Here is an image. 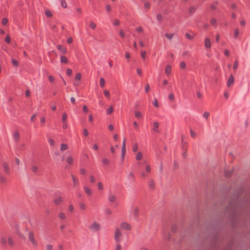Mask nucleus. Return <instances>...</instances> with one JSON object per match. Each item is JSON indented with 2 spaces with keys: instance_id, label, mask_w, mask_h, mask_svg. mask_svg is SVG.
<instances>
[{
  "instance_id": "obj_63",
  "label": "nucleus",
  "mask_w": 250,
  "mask_h": 250,
  "mask_svg": "<svg viewBox=\"0 0 250 250\" xmlns=\"http://www.w3.org/2000/svg\"><path fill=\"white\" fill-rule=\"evenodd\" d=\"M72 74V70L70 68H68L66 70V74L68 76H70Z\"/></svg>"
},
{
  "instance_id": "obj_36",
  "label": "nucleus",
  "mask_w": 250,
  "mask_h": 250,
  "mask_svg": "<svg viewBox=\"0 0 250 250\" xmlns=\"http://www.w3.org/2000/svg\"><path fill=\"white\" fill-rule=\"evenodd\" d=\"M132 151L133 152H136L137 151V149H138V145L137 143H135L134 144L133 146H132Z\"/></svg>"
},
{
  "instance_id": "obj_54",
  "label": "nucleus",
  "mask_w": 250,
  "mask_h": 250,
  "mask_svg": "<svg viewBox=\"0 0 250 250\" xmlns=\"http://www.w3.org/2000/svg\"><path fill=\"white\" fill-rule=\"evenodd\" d=\"M98 187L99 189L102 190L103 189V185L101 182L98 183Z\"/></svg>"
},
{
  "instance_id": "obj_2",
  "label": "nucleus",
  "mask_w": 250,
  "mask_h": 250,
  "mask_svg": "<svg viewBox=\"0 0 250 250\" xmlns=\"http://www.w3.org/2000/svg\"><path fill=\"white\" fill-rule=\"evenodd\" d=\"M100 225L95 222L92 225L90 226L89 228L94 231H98L100 229Z\"/></svg>"
},
{
  "instance_id": "obj_31",
  "label": "nucleus",
  "mask_w": 250,
  "mask_h": 250,
  "mask_svg": "<svg viewBox=\"0 0 250 250\" xmlns=\"http://www.w3.org/2000/svg\"><path fill=\"white\" fill-rule=\"evenodd\" d=\"M61 6L64 8L67 7V3L65 0H61Z\"/></svg>"
},
{
  "instance_id": "obj_5",
  "label": "nucleus",
  "mask_w": 250,
  "mask_h": 250,
  "mask_svg": "<svg viewBox=\"0 0 250 250\" xmlns=\"http://www.w3.org/2000/svg\"><path fill=\"white\" fill-rule=\"evenodd\" d=\"M121 227L122 229H126L127 230H129L131 229V225L125 222H123L121 224Z\"/></svg>"
},
{
  "instance_id": "obj_52",
  "label": "nucleus",
  "mask_w": 250,
  "mask_h": 250,
  "mask_svg": "<svg viewBox=\"0 0 250 250\" xmlns=\"http://www.w3.org/2000/svg\"><path fill=\"white\" fill-rule=\"evenodd\" d=\"M114 25H118L120 24V21L119 20L116 19L114 20V21L113 22Z\"/></svg>"
},
{
  "instance_id": "obj_47",
  "label": "nucleus",
  "mask_w": 250,
  "mask_h": 250,
  "mask_svg": "<svg viewBox=\"0 0 250 250\" xmlns=\"http://www.w3.org/2000/svg\"><path fill=\"white\" fill-rule=\"evenodd\" d=\"M177 227H176V226L175 225H172L171 227V231L173 232H175L177 231Z\"/></svg>"
},
{
  "instance_id": "obj_45",
  "label": "nucleus",
  "mask_w": 250,
  "mask_h": 250,
  "mask_svg": "<svg viewBox=\"0 0 250 250\" xmlns=\"http://www.w3.org/2000/svg\"><path fill=\"white\" fill-rule=\"evenodd\" d=\"M195 8L194 6H191L189 9V12L190 13H193L195 12Z\"/></svg>"
},
{
  "instance_id": "obj_62",
  "label": "nucleus",
  "mask_w": 250,
  "mask_h": 250,
  "mask_svg": "<svg viewBox=\"0 0 250 250\" xmlns=\"http://www.w3.org/2000/svg\"><path fill=\"white\" fill-rule=\"evenodd\" d=\"M190 135L192 138H194L196 136V133L195 132L193 131L192 129H191L190 131Z\"/></svg>"
},
{
  "instance_id": "obj_32",
  "label": "nucleus",
  "mask_w": 250,
  "mask_h": 250,
  "mask_svg": "<svg viewBox=\"0 0 250 250\" xmlns=\"http://www.w3.org/2000/svg\"><path fill=\"white\" fill-rule=\"evenodd\" d=\"M105 82L103 78H101L100 80V85L101 87H103L104 85Z\"/></svg>"
},
{
  "instance_id": "obj_48",
  "label": "nucleus",
  "mask_w": 250,
  "mask_h": 250,
  "mask_svg": "<svg viewBox=\"0 0 250 250\" xmlns=\"http://www.w3.org/2000/svg\"><path fill=\"white\" fill-rule=\"evenodd\" d=\"M119 34L121 38H124L125 37V34L122 30L119 31Z\"/></svg>"
},
{
  "instance_id": "obj_37",
  "label": "nucleus",
  "mask_w": 250,
  "mask_h": 250,
  "mask_svg": "<svg viewBox=\"0 0 250 250\" xmlns=\"http://www.w3.org/2000/svg\"><path fill=\"white\" fill-rule=\"evenodd\" d=\"M67 119V115L65 113H63L62 115V122H66Z\"/></svg>"
},
{
  "instance_id": "obj_57",
  "label": "nucleus",
  "mask_w": 250,
  "mask_h": 250,
  "mask_svg": "<svg viewBox=\"0 0 250 250\" xmlns=\"http://www.w3.org/2000/svg\"><path fill=\"white\" fill-rule=\"evenodd\" d=\"M209 116V113L208 112H205L203 114V116L206 118V119H208Z\"/></svg>"
},
{
  "instance_id": "obj_50",
  "label": "nucleus",
  "mask_w": 250,
  "mask_h": 250,
  "mask_svg": "<svg viewBox=\"0 0 250 250\" xmlns=\"http://www.w3.org/2000/svg\"><path fill=\"white\" fill-rule=\"evenodd\" d=\"M81 78V75L80 73H78L76 74L75 79L76 80H80Z\"/></svg>"
},
{
  "instance_id": "obj_55",
  "label": "nucleus",
  "mask_w": 250,
  "mask_h": 250,
  "mask_svg": "<svg viewBox=\"0 0 250 250\" xmlns=\"http://www.w3.org/2000/svg\"><path fill=\"white\" fill-rule=\"evenodd\" d=\"M144 7L146 9H149L150 7V4L148 2H146L144 4Z\"/></svg>"
},
{
  "instance_id": "obj_15",
  "label": "nucleus",
  "mask_w": 250,
  "mask_h": 250,
  "mask_svg": "<svg viewBox=\"0 0 250 250\" xmlns=\"http://www.w3.org/2000/svg\"><path fill=\"white\" fill-rule=\"evenodd\" d=\"M72 178L74 183V186H77L79 184L78 179L73 174L71 175Z\"/></svg>"
},
{
  "instance_id": "obj_33",
  "label": "nucleus",
  "mask_w": 250,
  "mask_h": 250,
  "mask_svg": "<svg viewBox=\"0 0 250 250\" xmlns=\"http://www.w3.org/2000/svg\"><path fill=\"white\" fill-rule=\"evenodd\" d=\"M67 59L65 56H61V62H67Z\"/></svg>"
},
{
  "instance_id": "obj_41",
  "label": "nucleus",
  "mask_w": 250,
  "mask_h": 250,
  "mask_svg": "<svg viewBox=\"0 0 250 250\" xmlns=\"http://www.w3.org/2000/svg\"><path fill=\"white\" fill-rule=\"evenodd\" d=\"M8 22V20L7 18H3L2 19V21H1V23L3 25H5L7 24Z\"/></svg>"
},
{
  "instance_id": "obj_14",
  "label": "nucleus",
  "mask_w": 250,
  "mask_h": 250,
  "mask_svg": "<svg viewBox=\"0 0 250 250\" xmlns=\"http://www.w3.org/2000/svg\"><path fill=\"white\" fill-rule=\"evenodd\" d=\"M13 136L16 140H19L20 137V134L18 130H16L13 134Z\"/></svg>"
},
{
  "instance_id": "obj_35",
  "label": "nucleus",
  "mask_w": 250,
  "mask_h": 250,
  "mask_svg": "<svg viewBox=\"0 0 250 250\" xmlns=\"http://www.w3.org/2000/svg\"><path fill=\"white\" fill-rule=\"evenodd\" d=\"M45 14L47 17H51L52 16V14L51 12L49 10H46L45 11Z\"/></svg>"
},
{
  "instance_id": "obj_1",
  "label": "nucleus",
  "mask_w": 250,
  "mask_h": 250,
  "mask_svg": "<svg viewBox=\"0 0 250 250\" xmlns=\"http://www.w3.org/2000/svg\"><path fill=\"white\" fill-rule=\"evenodd\" d=\"M28 239L29 241L31 242V243L33 244L34 246H37L38 243L36 241L35 236H34V233L32 230H30L29 232L28 233Z\"/></svg>"
},
{
  "instance_id": "obj_59",
  "label": "nucleus",
  "mask_w": 250,
  "mask_h": 250,
  "mask_svg": "<svg viewBox=\"0 0 250 250\" xmlns=\"http://www.w3.org/2000/svg\"><path fill=\"white\" fill-rule=\"evenodd\" d=\"M83 110L84 112H85V113L87 112H88V108H87V106L85 105H83Z\"/></svg>"
},
{
  "instance_id": "obj_44",
  "label": "nucleus",
  "mask_w": 250,
  "mask_h": 250,
  "mask_svg": "<svg viewBox=\"0 0 250 250\" xmlns=\"http://www.w3.org/2000/svg\"><path fill=\"white\" fill-rule=\"evenodd\" d=\"M232 206H233V208H236V206L235 205V203L233 204V201H231V202H230L228 205V208H231L232 207Z\"/></svg>"
},
{
  "instance_id": "obj_17",
  "label": "nucleus",
  "mask_w": 250,
  "mask_h": 250,
  "mask_svg": "<svg viewBox=\"0 0 250 250\" xmlns=\"http://www.w3.org/2000/svg\"><path fill=\"white\" fill-rule=\"evenodd\" d=\"M16 233L17 235L19 236L20 238H21L22 240H25L26 237L18 229L16 230Z\"/></svg>"
},
{
  "instance_id": "obj_9",
  "label": "nucleus",
  "mask_w": 250,
  "mask_h": 250,
  "mask_svg": "<svg viewBox=\"0 0 250 250\" xmlns=\"http://www.w3.org/2000/svg\"><path fill=\"white\" fill-rule=\"evenodd\" d=\"M205 46L207 48H210L211 47L210 41L208 38H206L205 39Z\"/></svg>"
},
{
  "instance_id": "obj_38",
  "label": "nucleus",
  "mask_w": 250,
  "mask_h": 250,
  "mask_svg": "<svg viewBox=\"0 0 250 250\" xmlns=\"http://www.w3.org/2000/svg\"><path fill=\"white\" fill-rule=\"evenodd\" d=\"M135 116L137 118H141L142 117V114L140 111H136L135 112Z\"/></svg>"
},
{
  "instance_id": "obj_29",
  "label": "nucleus",
  "mask_w": 250,
  "mask_h": 250,
  "mask_svg": "<svg viewBox=\"0 0 250 250\" xmlns=\"http://www.w3.org/2000/svg\"><path fill=\"white\" fill-rule=\"evenodd\" d=\"M239 34V31L238 29L236 28L234 31V38L235 39H237Z\"/></svg>"
},
{
  "instance_id": "obj_42",
  "label": "nucleus",
  "mask_w": 250,
  "mask_h": 250,
  "mask_svg": "<svg viewBox=\"0 0 250 250\" xmlns=\"http://www.w3.org/2000/svg\"><path fill=\"white\" fill-rule=\"evenodd\" d=\"M31 169L33 172H36L38 170V167L36 166H32Z\"/></svg>"
},
{
  "instance_id": "obj_7",
  "label": "nucleus",
  "mask_w": 250,
  "mask_h": 250,
  "mask_svg": "<svg viewBox=\"0 0 250 250\" xmlns=\"http://www.w3.org/2000/svg\"><path fill=\"white\" fill-rule=\"evenodd\" d=\"M234 77L232 74H230L229 76V79L227 82V86L229 87L231 85H232L234 83Z\"/></svg>"
},
{
  "instance_id": "obj_34",
  "label": "nucleus",
  "mask_w": 250,
  "mask_h": 250,
  "mask_svg": "<svg viewBox=\"0 0 250 250\" xmlns=\"http://www.w3.org/2000/svg\"><path fill=\"white\" fill-rule=\"evenodd\" d=\"M89 26L92 29H94L96 27V24L92 21L90 22Z\"/></svg>"
},
{
  "instance_id": "obj_27",
  "label": "nucleus",
  "mask_w": 250,
  "mask_h": 250,
  "mask_svg": "<svg viewBox=\"0 0 250 250\" xmlns=\"http://www.w3.org/2000/svg\"><path fill=\"white\" fill-rule=\"evenodd\" d=\"M216 22V19L215 18H212L210 20V23L211 24V25L215 27L217 26Z\"/></svg>"
},
{
  "instance_id": "obj_46",
  "label": "nucleus",
  "mask_w": 250,
  "mask_h": 250,
  "mask_svg": "<svg viewBox=\"0 0 250 250\" xmlns=\"http://www.w3.org/2000/svg\"><path fill=\"white\" fill-rule=\"evenodd\" d=\"M153 104L154 106H155L156 107H159L158 103V101H157V99H156V98L154 99V101L153 102Z\"/></svg>"
},
{
  "instance_id": "obj_3",
  "label": "nucleus",
  "mask_w": 250,
  "mask_h": 250,
  "mask_svg": "<svg viewBox=\"0 0 250 250\" xmlns=\"http://www.w3.org/2000/svg\"><path fill=\"white\" fill-rule=\"evenodd\" d=\"M125 151H126L125 139L124 138V140H123V141L122 147V155H121V157H122V161H123L124 159L125 154Z\"/></svg>"
},
{
  "instance_id": "obj_39",
  "label": "nucleus",
  "mask_w": 250,
  "mask_h": 250,
  "mask_svg": "<svg viewBox=\"0 0 250 250\" xmlns=\"http://www.w3.org/2000/svg\"><path fill=\"white\" fill-rule=\"evenodd\" d=\"M104 94L106 97L109 98L110 93H109V92L107 90H106V89L104 90Z\"/></svg>"
},
{
  "instance_id": "obj_53",
  "label": "nucleus",
  "mask_w": 250,
  "mask_h": 250,
  "mask_svg": "<svg viewBox=\"0 0 250 250\" xmlns=\"http://www.w3.org/2000/svg\"><path fill=\"white\" fill-rule=\"evenodd\" d=\"M53 249V247L51 245L47 244L46 246V250H52Z\"/></svg>"
},
{
  "instance_id": "obj_28",
  "label": "nucleus",
  "mask_w": 250,
  "mask_h": 250,
  "mask_svg": "<svg viewBox=\"0 0 250 250\" xmlns=\"http://www.w3.org/2000/svg\"><path fill=\"white\" fill-rule=\"evenodd\" d=\"M174 33H172V34L166 33L165 35L166 37L169 40H171L172 38V37L174 36Z\"/></svg>"
},
{
  "instance_id": "obj_13",
  "label": "nucleus",
  "mask_w": 250,
  "mask_h": 250,
  "mask_svg": "<svg viewBox=\"0 0 250 250\" xmlns=\"http://www.w3.org/2000/svg\"><path fill=\"white\" fill-rule=\"evenodd\" d=\"M185 36L189 40H193L194 37V34L192 32L191 33V34L189 33H186Z\"/></svg>"
},
{
  "instance_id": "obj_56",
  "label": "nucleus",
  "mask_w": 250,
  "mask_h": 250,
  "mask_svg": "<svg viewBox=\"0 0 250 250\" xmlns=\"http://www.w3.org/2000/svg\"><path fill=\"white\" fill-rule=\"evenodd\" d=\"M25 95L26 97H28L30 95V91L29 89H26L25 92Z\"/></svg>"
},
{
  "instance_id": "obj_23",
  "label": "nucleus",
  "mask_w": 250,
  "mask_h": 250,
  "mask_svg": "<svg viewBox=\"0 0 250 250\" xmlns=\"http://www.w3.org/2000/svg\"><path fill=\"white\" fill-rule=\"evenodd\" d=\"M68 148V146L66 144H62L61 145L60 150L61 151H64Z\"/></svg>"
},
{
  "instance_id": "obj_49",
  "label": "nucleus",
  "mask_w": 250,
  "mask_h": 250,
  "mask_svg": "<svg viewBox=\"0 0 250 250\" xmlns=\"http://www.w3.org/2000/svg\"><path fill=\"white\" fill-rule=\"evenodd\" d=\"M168 98L170 101H173L174 99V95L172 93H170L168 95Z\"/></svg>"
},
{
  "instance_id": "obj_40",
  "label": "nucleus",
  "mask_w": 250,
  "mask_h": 250,
  "mask_svg": "<svg viewBox=\"0 0 250 250\" xmlns=\"http://www.w3.org/2000/svg\"><path fill=\"white\" fill-rule=\"evenodd\" d=\"M79 206H80V208L83 209V210H85V208H86V207H85V205H84V203H82V202H81L79 203Z\"/></svg>"
},
{
  "instance_id": "obj_20",
  "label": "nucleus",
  "mask_w": 250,
  "mask_h": 250,
  "mask_svg": "<svg viewBox=\"0 0 250 250\" xmlns=\"http://www.w3.org/2000/svg\"><path fill=\"white\" fill-rule=\"evenodd\" d=\"M159 127V123L157 122H155L153 123V130L155 132H159V130H158V128Z\"/></svg>"
},
{
  "instance_id": "obj_64",
  "label": "nucleus",
  "mask_w": 250,
  "mask_h": 250,
  "mask_svg": "<svg viewBox=\"0 0 250 250\" xmlns=\"http://www.w3.org/2000/svg\"><path fill=\"white\" fill-rule=\"evenodd\" d=\"M48 80L50 82L53 83L54 81V78L52 76H49Z\"/></svg>"
},
{
  "instance_id": "obj_6",
  "label": "nucleus",
  "mask_w": 250,
  "mask_h": 250,
  "mask_svg": "<svg viewBox=\"0 0 250 250\" xmlns=\"http://www.w3.org/2000/svg\"><path fill=\"white\" fill-rule=\"evenodd\" d=\"M122 233L120 231V229L119 228H117L115 230V240L119 242L120 241V239L119 237L121 236Z\"/></svg>"
},
{
  "instance_id": "obj_24",
  "label": "nucleus",
  "mask_w": 250,
  "mask_h": 250,
  "mask_svg": "<svg viewBox=\"0 0 250 250\" xmlns=\"http://www.w3.org/2000/svg\"><path fill=\"white\" fill-rule=\"evenodd\" d=\"M66 162L70 165H73V159L72 157L71 156H69L67 159H66Z\"/></svg>"
},
{
  "instance_id": "obj_19",
  "label": "nucleus",
  "mask_w": 250,
  "mask_h": 250,
  "mask_svg": "<svg viewBox=\"0 0 250 250\" xmlns=\"http://www.w3.org/2000/svg\"><path fill=\"white\" fill-rule=\"evenodd\" d=\"M84 192L89 196H91L92 195V191L91 190V189L88 188V187H84Z\"/></svg>"
},
{
  "instance_id": "obj_16",
  "label": "nucleus",
  "mask_w": 250,
  "mask_h": 250,
  "mask_svg": "<svg viewBox=\"0 0 250 250\" xmlns=\"http://www.w3.org/2000/svg\"><path fill=\"white\" fill-rule=\"evenodd\" d=\"M0 244L3 246L5 247L7 244V240L6 238L2 237L0 240Z\"/></svg>"
},
{
  "instance_id": "obj_18",
  "label": "nucleus",
  "mask_w": 250,
  "mask_h": 250,
  "mask_svg": "<svg viewBox=\"0 0 250 250\" xmlns=\"http://www.w3.org/2000/svg\"><path fill=\"white\" fill-rule=\"evenodd\" d=\"M233 246V242H230L224 248L223 250H231Z\"/></svg>"
},
{
  "instance_id": "obj_30",
  "label": "nucleus",
  "mask_w": 250,
  "mask_h": 250,
  "mask_svg": "<svg viewBox=\"0 0 250 250\" xmlns=\"http://www.w3.org/2000/svg\"><path fill=\"white\" fill-rule=\"evenodd\" d=\"M113 111V108L112 106H110L106 110V114L109 115L111 114Z\"/></svg>"
},
{
  "instance_id": "obj_8",
  "label": "nucleus",
  "mask_w": 250,
  "mask_h": 250,
  "mask_svg": "<svg viewBox=\"0 0 250 250\" xmlns=\"http://www.w3.org/2000/svg\"><path fill=\"white\" fill-rule=\"evenodd\" d=\"M62 202V199L61 196H58L56 199H55L53 201L54 204L56 206L59 205Z\"/></svg>"
},
{
  "instance_id": "obj_60",
  "label": "nucleus",
  "mask_w": 250,
  "mask_h": 250,
  "mask_svg": "<svg viewBox=\"0 0 250 250\" xmlns=\"http://www.w3.org/2000/svg\"><path fill=\"white\" fill-rule=\"evenodd\" d=\"M59 217L62 219H64L65 218L64 213L62 212L60 213L59 214Z\"/></svg>"
},
{
  "instance_id": "obj_61",
  "label": "nucleus",
  "mask_w": 250,
  "mask_h": 250,
  "mask_svg": "<svg viewBox=\"0 0 250 250\" xmlns=\"http://www.w3.org/2000/svg\"><path fill=\"white\" fill-rule=\"evenodd\" d=\"M48 142L50 145H51V146L54 145L55 143H54V140L52 139H51V138L49 139Z\"/></svg>"
},
{
  "instance_id": "obj_21",
  "label": "nucleus",
  "mask_w": 250,
  "mask_h": 250,
  "mask_svg": "<svg viewBox=\"0 0 250 250\" xmlns=\"http://www.w3.org/2000/svg\"><path fill=\"white\" fill-rule=\"evenodd\" d=\"M149 187L152 189L155 188V183L152 179L150 180L149 181Z\"/></svg>"
},
{
  "instance_id": "obj_22",
  "label": "nucleus",
  "mask_w": 250,
  "mask_h": 250,
  "mask_svg": "<svg viewBox=\"0 0 250 250\" xmlns=\"http://www.w3.org/2000/svg\"><path fill=\"white\" fill-rule=\"evenodd\" d=\"M116 200V197L114 195H109L108 196V200L111 203H114Z\"/></svg>"
},
{
  "instance_id": "obj_43",
  "label": "nucleus",
  "mask_w": 250,
  "mask_h": 250,
  "mask_svg": "<svg viewBox=\"0 0 250 250\" xmlns=\"http://www.w3.org/2000/svg\"><path fill=\"white\" fill-rule=\"evenodd\" d=\"M102 162L103 163V164L106 165H107L109 164V160L106 159V158H104L102 160Z\"/></svg>"
},
{
  "instance_id": "obj_10",
  "label": "nucleus",
  "mask_w": 250,
  "mask_h": 250,
  "mask_svg": "<svg viewBox=\"0 0 250 250\" xmlns=\"http://www.w3.org/2000/svg\"><path fill=\"white\" fill-rule=\"evenodd\" d=\"M6 179L4 175L0 173V183L2 184H4L6 183Z\"/></svg>"
},
{
  "instance_id": "obj_58",
  "label": "nucleus",
  "mask_w": 250,
  "mask_h": 250,
  "mask_svg": "<svg viewBox=\"0 0 250 250\" xmlns=\"http://www.w3.org/2000/svg\"><path fill=\"white\" fill-rule=\"evenodd\" d=\"M83 134L84 136H87L88 135V132L86 128L83 129Z\"/></svg>"
},
{
  "instance_id": "obj_51",
  "label": "nucleus",
  "mask_w": 250,
  "mask_h": 250,
  "mask_svg": "<svg viewBox=\"0 0 250 250\" xmlns=\"http://www.w3.org/2000/svg\"><path fill=\"white\" fill-rule=\"evenodd\" d=\"M10 41H11V39H10V37L9 36V35H7L5 39V41L6 43H10Z\"/></svg>"
},
{
  "instance_id": "obj_12",
  "label": "nucleus",
  "mask_w": 250,
  "mask_h": 250,
  "mask_svg": "<svg viewBox=\"0 0 250 250\" xmlns=\"http://www.w3.org/2000/svg\"><path fill=\"white\" fill-rule=\"evenodd\" d=\"M171 72V66L168 64L166 66L165 72L167 75H170Z\"/></svg>"
},
{
  "instance_id": "obj_11",
  "label": "nucleus",
  "mask_w": 250,
  "mask_h": 250,
  "mask_svg": "<svg viewBox=\"0 0 250 250\" xmlns=\"http://www.w3.org/2000/svg\"><path fill=\"white\" fill-rule=\"evenodd\" d=\"M233 169H232L230 170H225V176L227 178H229L232 174Z\"/></svg>"
},
{
  "instance_id": "obj_25",
  "label": "nucleus",
  "mask_w": 250,
  "mask_h": 250,
  "mask_svg": "<svg viewBox=\"0 0 250 250\" xmlns=\"http://www.w3.org/2000/svg\"><path fill=\"white\" fill-rule=\"evenodd\" d=\"M142 158V153L139 152L137 153L136 156V159L138 161L140 160Z\"/></svg>"
},
{
  "instance_id": "obj_4",
  "label": "nucleus",
  "mask_w": 250,
  "mask_h": 250,
  "mask_svg": "<svg viewBox=\"0 0 250 250\" xmlns=\"http://www.w3.org/2000/svg\"><path fill=\"white\" fill-rule=\"evenodd\" d=\"M2 165L5 174L9 175L10 174V170L7 162H3L2 164Z\"/></svg>"
},
{
  "instance_id": "obj_26",
  "label": "nucleus",
  "mask_w": 250,
  "mask_h": 250,
  "mask_svg": "<svg viewBox=\"0 0 250 250\" xmlns=\"http://www.w3.org/2000/svg\"><path fill=\"white\" fill-rule=\"evenodd\" d=\"M8 242L9 245L11 247H13L14 246V243L12 238L11 237H9L8 238Z\"/></svg>"
}]
</instances>
